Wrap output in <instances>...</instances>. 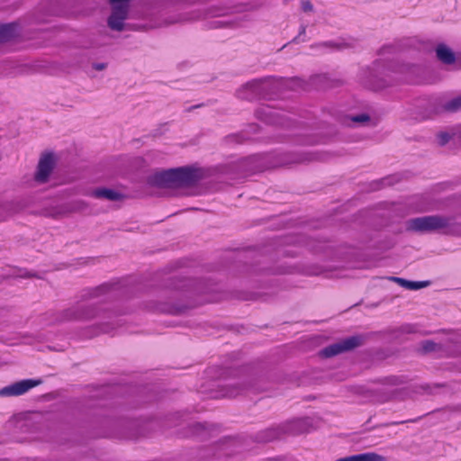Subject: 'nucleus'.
<instances>
[{
    "label": "nucleus",
    "instance_id": "1",
    "mask_svg": "<svg viewBox=\"0 0 461 461\" xmlns=\"http://www.w3.org/2000/svg\"><path fill=\"white\" fill-rule=\"evenodd\" d=\"M192 0H168L167 6L160 14L161 25L177 23L193 22L201 18L226 15L240 11L238 7L227 6L225 4H212L206 9L191 8Z\"/></svg>",
    "mask_w": 461,
    "mask_h": 461
},
{
    "label": "nucleus",
    "instance_id": "2",
    "mask_svg": "<svg viewBox=\"0 0 461 461\" xmlns=\"http://www.w3.org/2000/svg\"><path fill=\"white\" fill-rule=\"evenodd\" d=\"M405 230L417 233L440 232L461 236V223L456 222L454 217L439 214L409 219L405 221Z\"/></svg>",
    "mask_w": 461,
    "mask_h": 461
},
{
    "label": "nucleus",
    "instance_id": "3",
    "mask_svg": "<svg viewBox=\"0 0 461 461\" xmlns=\"http://www.w3.org/2000/svg\"><path fill=\"white\" fill-rule=\"evenodd\" d=\"M202 177L198 169L183 167L157 172L149 177V184L162 187H181L195 185Z\"/></svg>",
    "mask_w": 461,
    "mask_h": 461
},
{
    "label": "nucleus",
    "instance_id": "4",
    "mask_svg": "<svg viewBox=\"0 0 461 461\" xmlns=\"http://www.w3.org/2000/svg\"><path fill=\"white\" fill-rule=\"evenodd\" d=\"M96 315L95 303L77 302L62 311L47 312L45 317L49 324L55 325L67 321H89Z\"/></svg>",
    "mask_w": 461,
    "mask_h": 461
},
{
    "label": "nucleus",
    "instance_id": "5",
    "mask_svg": "<svg viewBox=\"0 0 461 461\" xmlns=\"http://www.w3.org/2000/svg\"><path fill=\"white\" fill-rule=\"evenodd\" d=\"M362 344L360 336H352L346 338L340 341L325 347L321 350L320 355L322 357H331L340 353L354 349Z\"/></svg>",
    "mask_w": 461,
    "mask_h": 461
},
{
    "label": "nucleus",
    "instance_id": "6",
    "mask_svg": "<svg viewBox=\"0 0 461 461\" xmlns=\"http://www.w3.org/2000/svg\"><path fill=\"white\" fill-rule=\"evenodd\" d=\"M41 384L40 379H24L0 389V397L20 396Z\"/></svg>",
    "mask_w": 461,
    "mask_h": 461
},
{
    "label": "nucleus",
    "instance_id": "7",
    "mask_svg": "<svg viewBox=\"0 0 461 461\" xmlns=\"http://www.w3.org/2000/svg\"><path fill=\"white\" fill-rule=\"evenodd\" d=\"M267 78L255 79L241 86L236 92L240 99L250 100L261 96L265 92Z\"/></svg>",
    "mask_w": 461,
    "mask_h": 461
},
{
    "label": "nucleus",
    "instance_id": "8",
    "mask_svg": "<svg viewBox=\"0 0 461 461\" xmlns=\"http://www.w3.org/2000/svg\"><path fill=\"white\" fill-rule=\"evenodd\" d=\"M55 160L52 154L43 155L38 163L37 170L34 175V180L39 184L48 182L50 174L53 171Z\"/></svg>",
    "mask_w": 461,
    "mask_h": 461
},
{
    "label": "nucleus",
    "instance_id": "9",
    "mask_svg": "<svg viewBox=\"0 0 461 461\" xmlns=\"http://www.w3.org/2000/svg\"><path fill=\"white\" fill-rule=\"evenodd\" d=\"M128 5H114L107 20L109 28L116 32H122L124 29V21L128 17Z\"/></svg>",
    "mask_w": 461,
    "mask_h": 461
},
{
    "label": "nucleus",
    "instance_id": "10",
    "mask_svg": "<svg viewBox=\"0 0 461 461\" xmlns=\"http://www.w3.org/2000/svg\"><path fill=\"white\" fill-rule=\"evenodd\" d=\"M335 461H388L387 458L375 452H366L339 458Z\"/></svg>",
    "mask_w": 461,
    "mask_h": 461
},
{
    "label": "nucleus",
    "instance_id": "11",
    "mask_svg": "<svg viewBox=\"0 0 461 461\" xmlns=\"http://www.w3.org/2000/svg\"><path fill=\"white\" fill-rule=\"evenodd\" d=\"M436 56L438 60L447 65H451L456 61L455 53L446 44L440 43L436 48Z\"/></svg>",
    "mask_w": 461,
    "mask_h": 461
},
{
    "label": "nucleus",
    "instance_id": "12",
    "mask_svg": "<svg viewBox=\"0 0 461 461\" xmlns=\"http://www.w3.org/2000/svg\"><path fill=\"white\" fill-rule=\"evenodd\" d=\"M92 195L108 201H120L124 197L122 194L109 188H97L92 192Z\"/></svg>",
    "mask_w": 461,
    "mask_h": 461
},
{
    "label": "nucleus",
    "instance_id": "13",
    "mask_svg": "<svg viewBox=\"0 0 461 461\" xmlns=\"http://www.w3.org/2000/svg\"><path fill=\"white\" fill-rule=\"evenodd\" d=\"M228 386L230 388V390L227 393V395L229 397H235L240 393L251 390V391H258V388L256 386L252 381L246 382L242 384L241 385L239 384H230Z\"/></svg>",
    "mask_w": 461,
    "mask_h": 461
},
{
    "label": "nucleus",
    "instance_id": "14",
    "mask_svg": "<svg viewBox=\"0 0 461 461\" xmlns=\"http://www.w3.org/2000/svg\"><path fill=\"white\" fill-rule=\"evenodd\" d=\"M17 35V24H0V43L12 40Z\"/></svg>",
    "mask_w": 461,
    "mask_h": 461
},
{
    "label": "nucleus",
    "instance_id": "15",
    "mask_svg": "<svg viewBox=\"0 0 461 461\" xmlns=\"http://www.w3.org/2000/svg\"><path fill=\"white\" fill-rule=\"evenodd\" d=\"M1 210L5 212V216L14 213L20 210V204L14 202H7L0 205Z\"/></svg>",
    "mask_w": 461,
    "mask_h": 461
},
{
    "label": "nucleus",
    "instance_id": "16",
    "mask_svg": "<svg viewBox=\"0 0 461 461\" xmlns=\"http://www.w3.org/2000/svg\"><path fill=\"white\" fill-rule=\"evenodd\" d=\"M440 348V345L435 343L432 340H424L420 343V348L424 353L434 352L439 349Z\"/></svg>",
    "mask_w": 461,
    "mask_h": 461
},
{
    "label": "nucleus",
    "instance_id": "17",
    "mask_svg": "<svg viewBox=\"0 0 461 461\" xmlns=\"http://www.w3.org/2000/svg\"><path fill=\"white\" fill-rule=\"evenodd\" d=\"M429 285V281H410L407 280L406 289L408 290H419L427 287Z\"/></svg>",
    "mask_w": 461,
    "mask_h": 461
},
{
    "label": "nucleus",
    "instance_id": "18",
    "mask_svg": "<svg viewBox=\"0 0 461 461\" xmlns=\"http://www.w3.org/2000/svg\"><path fill=\"white\" fill-rule=\"evenodd\" d=\"M444 107L449 112H456L461 109V95L447 102Z\"/></svg>",
    "mask_w": 461,
    "mask_h": 461
},
{
    "label": "nucleus",
    "instance_id": "19",
    "mask_svg": "<svg viewBox=\"0 0 461 461\" xmlns=\"http://www.w3.org/2000/svg\"><path fill=\"white\" fill-rule=\"evenodd\" d=\"M350 122L356 123H366L370 121V116L366 113H360L348 118Z\"/></svg>",
    "mask_w": 461,
    "mask_h": 461
},
{
    "label": "nucleus",
    "instance_id": "20",
    "mask_svg": "<svg viewBox=\"0 0 461 461\" xmlns=\"http://www.w3.org/2000/svg\"><path fill=\"white\" fill-rule=\"evenodd\" d=\"M321 46L328 47L335 50H342L348 48V44L343 42L326 41L321 44Z\"/></svg>",
    "mask_w": 461,
    "mask_h": 461
},
{
    "label": "nucleus",
    "instance_id": "21",
    "mask_svg": "<svg viewBox=\"0 0 461 461\" xmlns=\"http://www.w3.org/2000/svg\"><path fill=\"white\" fill-rule=\"evenodd\" d=\"M451 139V135L447 132L441 131L437 135L438 143L440 146L446 145Z\"/></svg>",
    "mask_w": 461,
    "mask_h": 461
},
{
    "label": "nucleus",
    "instance_id": "22",
    "mask_svg": "<svg viewBox=\"0 0 461 461\" xmlns=\"http://www.w3.org/2000/svg\"><path fill=\"white\" fill-rule=\"evenodd\" d=\"M366 85L367 86L373 88L374 90H379L387 86V83H385L384 81H375L372 79L370 80V82H367Z\"/></svg>",
    "mask_w": 461,
    "mask_h": 461
},
{
    "label": "nucleus",
    "instance_id": "23",
    "mask_svg": "<svg viewBox=\"0 0 461 461\" xmlns=\"http://www.w3.org/2000/svg\"><path fill=\"white\" fill-rule=\"evenodd\" d=\"M320 159L316 154L313 153H305L302 155L301 158L299 159V162H310L312 160Z\"/></svg>",
    "mask_w": 461,
    "mask_h": 461
},
{
    "label": "nucleus",
    "instance_id": "24",
    "mask_svg": "<svg viewBox=\"0 0 461 461\" xmlns=\"http://www.w3.org/2000/svg\"><path fill=\"white\" fill-rule=\"evenodd\" d=\"M301 7H302V10L305 13L313 12V5L309 0H302Z\"/></svg>",
    "mask_w": 461,
    "mask_h": 461
},
{
    "label": "nucleus",
    "instance_id": "25",
    "mask_svg": "<svg viewBox=\"0 0 461 461\" xmlns=\"http://www.w3.org/2000/svg\"><path fill=\"white\" fill-rule=\"evenodd\" d=\"M104 289H105L104 287L96 288L94 291L88 292L86 295H84V298L92 299V298L98 297L100 293L103 292Z\"/></svg>",
    "mask_w": 461,
    "mask_h": 461
},
{
    "label": "nucleus",
    "instance_id": "26",
    "mask_svg": "<svg viewBox=\"0 0 461 461\" xmlns=\"http://www.w3.org/2000/svg\"><path fill=\"white\" fill-rule=\"evenodd\" d=\"M420 419V417H418V418H415V419H410V420H407L393 421V422L385 423V424H384V427H388V426H392V425L403 424V423H406V422H417Z\"/></svg>",
    "mask_w": 461,
    "mask_h": 461
},
{
    "label": "nucleus",
    "instance_id": "27",
    "mask_svg": "<svg viewBox=\"0 0 461 461\" xmlns=\"http://www.w3.org/2000/svg\"><path fill=\"white\" fill-rule=\"evenodd\" d=\"M392 281H393L394 283L398 284L399 285H401L402 287H406V284H407V280L404 279V278H402V277H391L390 278Z\"/></svg>",
    "mask_w": 461,
    "mask_h": 461
},
{
    "label": "nucleus",
    "instance_id": "28",
    "mask_svg": "<svg viewBox=\"0 0 461 461\" xmlns=\"http://www.w3.org/2000/svg\"><path fill=\"white\" fill-rule=\"evenodd\" d=\"M106 66L107 65L105 63H94L93 64V68L98 71L104 70L106 68Z\"/></svg>",
    "mask_w": 461,
    "mask_h": 461
},
{
    "label": "nucleus",
    "instance_id": "29",
    "mask_svg": "<svg viewBox=\"0 0 461 461\" xmlns=\"http://www.w3.org/2000/svg\"><path fill=\"white\" fill-rule=\"evenodd\" d=\"M305 32H306V26L303 24V25H301V27H300V31H299V35H298V37L294 38V39L293 40V41H297V39H298L300 36L304 35V34H305Z\"/></svg>",
    "mask_w": 461,
    "mask_h": 461
},
{
    "label": "nucleus",
    "instance_id": "30",
    "mask_svg": "<svg viewBox=\"0 0 461 461\" xmlns=\"http://www.w3.org/2000/svg\"><path fill=\"white\" fill-rule=\"evenodd\" d=\"M22 277H37L41 278V276H37L35 273L27 272L26 274L23 275Z\"/></svg>",
    "mask_w": 461,
    "mask_h": 461
},
{
    "label": "nucleus",
    "instance_id": "31",
    "mask_svg": "<svg viewBox=\"0 0 461 461\" xmlns=\"http://www.w3.org/2000/svg\"><path fill=\"white\" fill-rule=\"evenodd\" d=\"M113 329V327H110L109 325L105 324L104 327H102L101 330L103 332H109Z\"/></svg>",
    "mask_w": 461,
    "mask_h": 461
},
{
    "label": "nucleus",
    "instance_id": "32",
    "mask_svg": "<svg viewBox=\"0 0 461 461\" xmlns=\"http://www.w3.org/2000/svg\"><path fill=\"white\" fill-rule=\"evenodd\" d=\"M218 25L219 26H223V25H226V24H229L230 22L229 21H220V22H217Z\"/></svg>",
    "mask_w": 461,
    "mask_h": 461
},
{
    "label": "nucleus",
    "instance_id": "33",
    "mask_svg": "<svg viewBox=\"0 0 461 461\" xmlns=\"http://www.w3.org/2000/svg\"><path fill=\"white\" fill-rule=\"evenodd\" d=\"M384 185H391V182L388 179H383Z\"/></svg>",
    "mask_w": 461,
    "mask_h": 461
},
{
    "label": "nucleus",
    "instance_id": "34",
    "mask_svg": "<svg viewBox=\"0 0 461 461\" xmlns=\"http://www.w3.org/2000/svg\"><path fill=\"white\" fill-rule=\"evenodd\" d=\"M199 106H200V105H195V106L189 107V108L187 109V111H188V112H190V111H192L193 109L197 108V107H199Z\"/></svg>",
    "mask_w": 461,
    "mask_h": 461
},
{
    "label": "nucleus",
    "instance_id": "35",
    "mask_svg": "<svg viewBox=\"0 0 461 461\" xmlns=\"http://www.w3.org/2000/svg\"><path fill=\"white\" fill-rule=\"evenodd\" d=\"M196 426H197V428H200V429H204V425H203V424L199 423Z\"/></svg>",
    "mask_w": 461,
    "mask_h": 461
},
{
    "label": "nucleus",
    "instance_id": "36",
    "mask_svg": "<svg viewBox=\"0 0 461 461\" xmlns=\"http://www.w3.org/2000/svg\"><path fill=\"white\" fill-rule=\"evenodd\" d=\"M421 211H429V208H421Z\"/></svg>",
    "mask_w": 461,
    "mask_h": 461
}]
</instances>
